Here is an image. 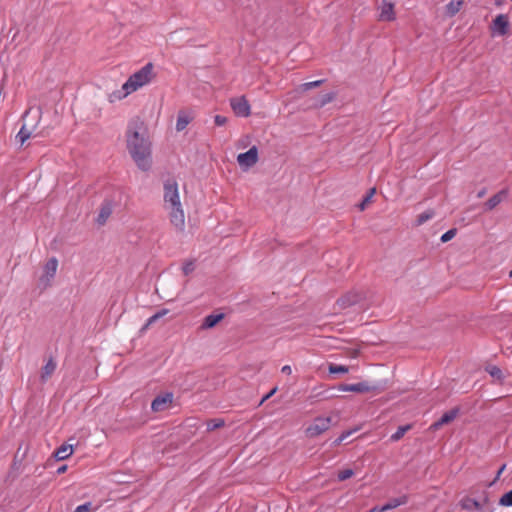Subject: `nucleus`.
Returning a JSON list of instances; mask_svg holds the SVG:
<instances>
[{
	"instance_id": "obj_24",
	"label": "nucleus",
	"mask_w": 512,
	"mask_h": 512,
	"mask_svg": "<svg viewBox=\"0 0 512 512\" xmlns=\"http://www.w3.org/2000/svg\"><path fill=\"white\" fill-rule=\"evenodd\" d=\"M462 6L461 0H452L446 5V13L449 16L457 14Z\"/></svg>"
},
{
	"instance_id": "obj_31",
	"label": "nucleus",
	"mask_w": 512,
	"mask_h": 512,
	"mask_svg": "<svg viewBox=\"0 0 512 512\" xmlns=\"http://www.w3.org/2000/svg\"><path fill=\"white\" fill-rule=\"evenodd\" d=\"M354 475V471L352 469H344L338 472L337 478L339 481H345L351 478Z\"/></svg>"
},
{
	"instance_id": "obj_19",
	"label": "nucleus",
	"mask_w": 512,
	"mask_h": 512,
	"mask_svg": "<svg viewBox=\"0 0 512 512\" xmlns=\"http://www.w3.org/2000/svg\"><path fill=\"white\" fill-rule=\"evenodd\" d=\"M380 19L391 21L395 19L394 5L392 3H383L381 7Z\"/></svg>"
},
{
	"instance_id": "obj_42",
	"label": "nucleus",
	"mask_w": 512,
	"mask_h": 512,
	"mask_svg": "<svg viewBox=\"0 0 512 512\" xmlns=\"http://www.w3.org/2000/svg\"><path fill=\"white\" fill-rule=\"evenodd\" d=\"M486 194V188H483L481 189L478 193H477V197L478 198H482L484 197V195Z\"/></svg>"
},
{
	"instance_id": "obj_17",
	"label": "nucleus",
	"mask_w": 512,
	"mask_h": 512,
	"mask_svg": "<svg viewBox=\"0 0 512 512\" xmlns=\"http://www.w3.org/2000/svg\"><path fill=\"white\" fill-rule=\"evenodd\" d=\"M111 213H112V204H111V202H109V201L104 202L101 205V208H100V211H99V214H98V217H97V223L99 225L105 224L107 219L110 217Z\"/></svg>"
},
{
	"instance_id": "obj_43",
	"label": "nucleus",
	"mask_w": 512,
	"mask_h": 512,
	"mask_svg": "<svg viewBox=\"0 0 512 512\" xmlns=\"http://www.w3.org/2000/svg\"><path fill=\"white\" fill-rule=\"evenodd\" d=\"M275 391H276V388L271 390V392L269 394H267L265 397H263L262 402L267 400L271 395H273L275 393Z\"/></svg>"
},
{
	"instance_id": "obj_20",
	"label": "nucleus",
	"mask_w": 512,
	"mask_h": 512,
	"mask_svg": "<svg viewBox=\"0 0 512 512\" xmlns=\"http://www.w3.org/2000/svg\"><path fill=\"white\" fill-rule=\"evenodd\" d=\"M56 362L50 358L47 363L43 366L41 371V379L42 381H46L55 371Z\"/></svg>"
},
{
	"instance_id": "obj_5",
	"label": "nucleus",
	"mask_w": 512,
	"mask_h": 512,
	"mask_svg": "<svg viewBox=\"0 0 512 512\" xmlns=\"http://www.w3.org/2000/svg\"><path fill=\"white\" fill-rule=\"evenodd\" d=\"M331 424V417H317L314 419L313 423L306 428L305 433L310 438L317 437L327 431Z\"/></svg>"
},
{
	"instance_id": "obj_29",
	"label": "nucleus",
	"mask_w": 512,
	"mask_h": 512,
	"mask_svg": "<svg viewBox=\"0 0 512 512\" xmlns=\"http://www.w3.org/2000/svg\"><path fill=\"white\" fill-rule=\"evenodd\" d=\"M488 373L495 379L502 381L503 380V372L502 370L497 366H490L487 369Z\"/></svg>"
},
{
	"instance_id": "obj_7",
	"label": "nucleus",
	"mask_w": 512,
	"mask_h": 512,
	"mask_svg": "<svg viewBox=\"0 0 512 512\" xmlns=\"http://www.w3.org/2000/svg\"><path fill=\"white\" fill-rule=\"evenodd\" d=\"M492 34L498 36H504L508 33L509 30V19L506 14H499L492 21L490 26Z\"/></svg>"
},
{
	"instance_id": "obj_39",
	"label": "nucleus",
	"mask_w": 512,
	"mask_h": 512,
	"mask_svg": "<svg viewBox=\"0 0 512 512\" xmlns=\"http://www.w3.org/2000/svg\"><path fill=\"white\" fill-rule=\"evenodd\" d=\"M351 435V431H345L343 432L335 441H334V444L335 445H339L340 443H342L348 436Z\"/></svg>"
},
{
	"instance_id": "obj_21",
	"label": "nucleus",
	"mask_w": 512,
	"mask_h": 512,
	"mask_svg": "<svg viewBox=\"0 0 512 512\" xmlns=\"http://www.w3.org/2000/svg\"><path fill=\"white\" fill-rule=\"evenodd\" d=\"M191 117L184 111H180L177 116L176 130L183 131L190 123Z\"/></svg>"
},
{
	"instance_id": "obj_28",
	"label": "nucleus",
	"mask_w": 512,
	"mask_h": 512,
	"mask_svg": "<svg viewBox=\"0 0 512 512\" xmlns=\"http://www.w3.org/2000/svg\"><path fill=\"white\" fill-rule=\"evenodd\" d=\"M375 194V188H372L370 189L367 194L365 195V197L363 198V200L361 201V203L358 205V208L363 211L367 205L371 202L372 200V197L373 195Z\"/></svg>"
},
{
	"instance_id": "obj_32",
	"label": "nucleus",
	"mask_w": 512,
	"mask_h": 512,
	"mask_svg": "<svg viewBox=\"0 0 512 512\" xmlns=\"http://www.w3.org/2000/svg\"><path fill=\"white\" fill-rule=\"evenodd\" d=\"M334 97H335L334 93H327V94L321 96L318 106L319 107L325 106L326 104L330 103L334 99Z\"/></svg>"
},
{
	"instance_id": "obj_6",
	"label": "nucleus",
	"mask_w": 512,
	"mask_h": 512,
	"mask_svg": "<svg viewBox=\"0 0 512 512\" xmlns=\"http://www.w3.org/2000/svg\"><path fill=\"white\" fill-rule=\"evenodd\" d=\"M258 161V149L252 146L248 151L240 153L237 156V162L243 170H247L254 166Z\"/></svg>"
},
{
	"instance_id": "obj_37",
	"label": "nucleus",
	"mask_w": 512,
	"mask_h": 512,
	"mask_svg": "<svg viewBox=\"0 0 512 512\" xmlns=\"http://www.w3.org/2000/svg\"><path fill=\"white\" fill-rule=\"evenodd\" d=\"M214 122L217 126H223L227 123V117L222 115H216L214 117Z\"/></svg>"
},
{
	"instance_id": "obj_23",
	"label": "nucleus",
	"mask_w": 512,
	"mask_h": 512,
	"mask_svg": "<svg viewBox=\"0 0 512 512\" xmlns=\"http://www.w3.org/2000/svg\"><path fill=\"white\" fill-rule=\"evenodd\" d=\"M412 428V425L411 424H407V425H403V426H399L396 430L395 433H393L391 436H390V440L392 442H397L399 441L404 435L406 432H408L410 429Z\"/></svg>"
},
{
	"instance_id": "obj_40",
	"label": "nucleus",
	"mask_w": 512,
	"mask_h": 512,
	"mask_svg": "<svg viewBox=\"0 0 512 512\" xmlns=\"http://www.w3.org/2000/svg\"><path fill=\"white\" fill-rule=\"evenodd\" d=\"M281 372L286 375H290L292 373V369L289 365H285L282 367Z\"/></svg>"
},
{
	"instance_id": "obj_2",
	"label": "nucleus",
	"mask_w": 512,
	"mask_h": 512,
	"mask_svg": "<svg viewBox=\"0 0 512 512\" xmlns=\"http://www.w3.org/2000/svg\"><path fill=\"white\" fill-rule=\"evenodd\" d=\"M164 209L167 211L170 223L177 231L185 229V214L180 201L178 184L174 179H168L164 182Z\"/></svg>"
},
{
	"instance_id": "obj_27",
	"label": "nucleus",
	"mask_w": 512,
	"mask_h": 512,
	"mask_svg": "<svg viewBox=\"0 0 512 512\" xmlns=\"http://www.w3.org/2000/svg\"><path fill=\"white\" fill-rule=\"evenodd\" d=\"M224 424H225V422L223 419H220V418L211 419L207 422V431H214L218 428L223 427Z\"/></svg>"
},
{
	"instance_id": "obj_46",
	"label": "nucleus",
	"mask_w": 512,
	"mask_h": 512,
	"mask_svg": "<svg viewBox=\"0 0 512 512\" xmlns=\"http://www.w3.org/2000/svg\"><path fill=\"white\" fill-rule=\"evenodd\" d=\"M502 3H503L502 0L496 1V5H498V6L502 5Z\"/></svg>"
},
{
	"instance_id": "obj_12",
	"label": "nucleus",
	"mask_w": 512,
	"mask_h": 512,
	"mask_svg": "<svg viewBox=\"0 0 512 512\" xmlns=\"http://www.w3.org/2000/svg\"><path fill=\"white\" fill-rule=\"evenodd\" d=\"M458 413H459L458 408H453L450 411L445 412L436 422H434L430 426V429L433 431H436L443 425L449 424L457 417Z\"/></svg>"
},
{
	"instance_id": "obj_30",
	"label": "nucleus",
	"mask_w": 512,
	"mask_h": 512,
	"mask_svg": "<svg viewBox=\"0 0 512 512\" xmlns=\"http://www.w3.org/2000/svg\"><path fill=\"white\" fill-rule=\"evenodd\" d=\"M499 504L502 506H512V489L505 493L499 500Z\"/></svg>"
},
{
	"instance_id": "obj_33",
	"label": "nucleus",
	"mask_w": 512,
	"mask_h": 512,
	"mask_svg": "<svg viewBox=\"0 0 512 512\" xmlns=\"http://www.w3.org/2000/svg\"><path fill=\"white\" fill-rule=\"evenodd\" d=\"M457 230L455 228L446 231L440 238L441 242L446 243L453 239L456 235Z\"/></svg>"
},
{
	"instance_id": "obj_34",
	"label": "nucleus",
	"mask_w": 512,
	"mask_h": 512,
	"mask_svg": "<svg viewBox=\"0 0 512 512\" xmlns=\"http://www.w3.org/2000/svg\"><path fill=\"white\" fill-rule=\"evenodd\" d=\"M323 82H324V80H316V81H312V82H307V83L302 84L301 88L303 91H308L312 88L320 86Z\"/></svg>"
},
{
	"instance_id": "obj_44",
	"label": "nucleus",
	"mask_w": 512,
	"mask_h": 512,
	"mask_svg": "<svg viewBox=\"0 0 512 512\" xmlns=\"http://www.w3.org/2000/svg\"><path fill=\"white\" fill-rule=\"evenodd\" d=\"M505 469V465H503L497 472V476L496 478H498L500 476V474L503 472V470Z\"/></svg>"
},
{
	"instance_id": "obj_47",
	"label": "nucleus",
	"mask_w": 512,
	"mask_h": 512,
	"mask_svg": "<svg viewBox=\"0 0 512 512\" xmlns=\"http://www.w3.org/2000/svg\"><path fill=\"white\" fill-rule=\"evenodd\" d=\"M29 113H30V109H29V110H27V111L24 113L23 118H25Z\"/></svg>"
},
{
	"instance_id": "obj_15",
	"label": "nucleus",
	"mask_w": 512,
	"mask_h": 512,
	"mask_svg": "<svg viewBox=\"0 0 512 512\" xmlns=\"http://www.w3.org/2000/svg\"><path fill=\"white\" fill-rule=\"evenodd\" d=\"M224 318L223 313L207 315L200 326L201 329H211L216 326Z\"/></svg>"
},
{
	"instance_id": "obj_9",
	"label": "nucleus",
	"mask_w": 512,
	"mask_h": 512,
	"mask_svg": "<svg viewBox=\"0 0 512 512\" xmlns=\"http://www.w3.org/2000/svg\"><path fill=\"white\" fill-rule=\"evenodd\" d=\"M337 389L342 392H356V393H367L375 389L368 382L363 381L354 384H340Z\"/></svg>"
},
{
	"instance_id": "obj_11",
	"label": "nucleus",
	"mask_w": 512,
	"mask_h": 512,
	"mask_svg": "<svg viewBox=\"0 0 512 512\" xmlns=\"http://www.w3.org/2000/svg\"><path fill=\"white\" fill-rule=\"evenodd\" d=\"M363 298V295L359 292L351 291L342 296L337 300V304L340 308L345 309L348 308L358 302H360Z\"/></svg>"
},
{
	"instance_id": "obj_22",
	"label": "nucleus",
	"mask_w": 512,
	"mask_h": 512,
	"mask_svg": "<svg viewBox=\"0 0 512 512\" xmlns=\"http://www.w3.org/2000/svg\"><path fill=\"white\" fill-rule=\"evenodd\" d=\"M73 452V448L71 445H62L55 452V457L59 460H64L68 458Z\"/></svg>"
},
{
	"instance_id": "obj_35",
	"label": "nucleus",
	"mask_w": 512,
	"mask_h": 512,
	"mask_svg": "<svg viewBox=\"0 0 512 512\" xmlns=\"http://www.w3.org/2000/svg\"><path fill=\"white\" fill-rule=\"evenodd\" d=\"M194 269H195V264H194V261H192V260L186 261L182 267V271H183L184 275H189L190 273H192L194 271Z\"/></svg>"
},
{
	"instance_id": "obj_45",
	"label": "nucleus",
	"mask_w": 512,
	"mask_h": 512,
	"mask_svg": "<svg viewBox=\"0 0 512 512\" xmlns=\"http://www.w3.org/2000/svg\"><path fill=\"white\" fill-rule=\"evenodd\" d=\"M66 470V466H62L60 468H58V473H63L64 471Z\"/></svg>"
},
{
	"instance_id": "obj_41",
	"label": "nucleus",
	"mask_w": 512,
	"mask_h": 512,
	"mask_svg": "<svg viewBox=\"0 0 512 512\" xmlns=\"http://www.w3.org/2000/svg\"><path fill=\"white\" fill-rule=\"evenodd\" d=\"M169 310L168 309H161L160 311L156 312L157 316L159 318H162L163 316H165L166 314H168Z\"/></svg>"
},
{
	"instance_id": "obj_10",
	"label": "nucleus",
	"mask_w": 512,
	"mask_h": 512,
	"mask_svg": "<svg viewBox=\"0 0 512 512\" xmlns=\"http://www.w3.org/2000/svg\"><path fill=\"white\" fill-rule=\"evenodd\" d=\"M231 107L238 116L247 117L250 115V105L244 97L232 99Z\"/></svg>"
},
{
	"instance_id": "obj_38",
	"label": "nucleus",
	"mask_w": 512,
	"mask_h": 512,
	"mask_svg": "<svg viewBox=\"0 0 512 512\" xmlns=\"http://www.w3.org/2000/svg\"><path fill=\"white\" fill-rule=\"evenodd\" d=\"M158 319H160L157 314L155 313L151 317H149L146 321V324L143 326L142 330H146L150 325H152L154 322H156Z\"/></svg>"
},
{
	"instance_id": "obj_25",
	"label": "nucleus",
	"mask_w": 512,
	"mask_h": 512,
	"mask_svg": "<svg viewBox=\"0 0 512 512\" xmlns=\"http://www.w3.org/2000/svg\"><path fill=\"white\" fill-rule=\"evenodd\" d=\"M328 370L332 374H345L348 373L349 368L345 365H338L334 363H330L328 366Z\"/></svg>"
},
{
	"instance_id": "obj_1",
	"label": "nucleus",
	"mask_w": 512,
	"mask_h": 512,
	"mask_svg": "<svg viewBox=\"0 0 512 512\" xmlns=\"http://www.w3.org/2000/svg\"><path fill=\"white\" fill-rule=\"evenodd\" d=\"M125 136L127 150L136 166L142 171H149L152 166V143L144 121L139 117L131 119Z\"/></svg>"
},
{
	"instance_id": "obj_16",
	"label": "nucleus",
	"mask_w": 512,
	"mask_h": 512,
	"mask_svg": "<svg viewBox=\"0 0 512 512\" xmlns=\"http://www.w3.org/2000/svg\"><path fill=\"white\" fill-rule=\"evenodd\" d=\"M407 502H408V497L406 495H403V496H400L397 498H392L386 504H384L383 506H381L379 508V512H385V511L397 508L401 505L406 504Z\"/></svg>"
},
{
	"instance_id": "obj_18",
	"label": "nucleus",
	"mask_w": 512,
	"mask_h": 512,
	"mask_svg": "<svg viewBox=\"0 0 512 512\" xmlns=\"http://www.w3.org/2000/svg\"><path fill=\"white\" fill-rule=\"evenodd\" d=\"M36 124L28 128L26 124H23L19 132L17 133L15 139L16 141L22 146L32 135L33 130L35 128Z\"/></svg>"
},
{
	"instance_id": "obj_14",
	"label": "nucleus",
	"mask_w": 512,
	"mask_h": 512,
	"mask_svg": "<svg viewBox=\"0 0 512 512\" xmlns=\"http://www.w3.org/2000/svg\"><path fill=\"white\" fill-rule=\"evenodd\" d=\"M508 196V190L502 189L495 195H493L491 198L488 199V201L485 203V207L487 210H493L497 205H499L505 198Z\"/></svg>"
},
{
	"instance_id": "obj_48",
	"label": "nucleus",
	"mask_w": 512,
	"mask_h": 512,
	"mask_svg": "<svg viewBox=\"0 0 512 512\" xmlns=\"http://www.w3.org/2000/svg\"><path fill=\"white\" fill-rule=\"evenodd\" d=\"M509 276L512 278V270L509 272Z\"/></svg>"
},
{
	"instance_id": "obj_13",
	"label": "nucleus",
	"mask_w": 512,
	"mask_h": 512,
	"mask_svg": "<svg viewBox=\"0 0 512 512\" xmlns=\"http://www.w3.org/2000/svg\"><path fill=\"white\" fill-rule=\"evenodd\" d=\"M171 401V394H166L165 396H157L151 403V409L155 412L163 411L166 409L168 403H171Z\"/></svg>"
},
{
	"instance_id": "obj_3",
	"label": "nucleus",
	"mask_w": 512,
	"mask_h": 512,
	"mask_svg": "<svg viewBox=\"0 0 512 512\" xmlns=\"http://www.w3.org/2000/svg\"><path fill=\"white\" fill-rule=\"evenodd\" d=\"M154 66L151 62L144 65L140 70L133 73L127 81L122 85L121 90L114 91L110 94V102L121 100L129 94L137 91L139 88L151 82L155 76Z\"/></svg>"
},
{
	"instance_id": "obj_26",
	"label": "nucleus",
	"mask_w": 512,
	"mask_h": 512,
	"mask_svg": "<svg viewBox=\"0 0 512 512\" xmlns=\"http://www.w3.org/2000/svg\"><path fill=\"white\" fill-rule=\"evenodd\" d=\"M434 211L433 210H427L417 216L416 224L418 226L424 224L428 220L432 219L434 217Z\"/></svg>"
},
{
	"instance_id": "obj_4",
	"label": "nucleus",
	"mask_w": 512,
	"mask_h": 512,
	"mask_svg": "<svg viewBox=\"0 0 512 512\" xmlns=\"http://www.w3.org/2000/svg\"><path fill=\"white\" fill-rule=\"evenodd\" d=\"M488 504L487 495H482L478 499L470 496H464L460 499L458 505L462 510L467 512H479L482 511Z\"/></svg>"
},
{
	"instance_id": "obj_8",
	"label": "nucleus",
	"mask_w": 512,
	"mask_h": 512,
	"mask_svg": "<svg viewBox=\"0 0 512 512\" xmlns=\"http://www.w3.org/2000/svg\"><path fill=\"white\" fill-rule=\"evenodd\" d=\"M58 268V260L55 257L50 258L44 266V274L40 278L41 284L45 287L50 285L51 280L54 278Z\"/></svg>"
},
{
	"instance_id": "obj_36",
	"label": "nucleus",
	"mask_w": 512,
	"mask_h": 512,
	"mask_svg": "<svg viewBox=\"0 0 512 512\" xmlns=\"http://www.w3.org/2000/svg\"><path fill=\"white\" fill-rule=\"evenodd\" d=\"M91 511H92V503L86 502L82 505L77 506L73 512H91Z\"/></svg>"
}]
</instances>
